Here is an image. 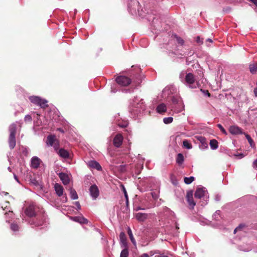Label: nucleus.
<instances>
[{
	"label": "nucleus",
	"mask_w": 257,
	"mask_h": 257,
	"mask_svg": "<svg viewBox=\"0 0 257 257\" xmlns=\"http://www.w3.org/2000/svg\"><path fill=\"white\" fill-rule=\"evenodd\" d=\"M136 217L139 221H144L147 218L148 214L139 212L136 214Z\"/></svg>",
	"instance_id": "obj_22"
},
{
	"label": "nucleus",
	"mask_w": 257,
	"mask_h": 257,
	"mask_svg": "<svg viewBox=\"0 0 257 257\" xmlns=\"http://www.w3.org/2000/svg\"><path fill=\"white\" fill-rule=\"evenodd\" d=\"M216 200L217 201H219V200H220L219 197H218V196H216Z\"/></svg>",
	"instance_id": "obj_59"
},
{
	"label": "nucleus",
	"mask_w": 257,
	"mask_h": 257,
	"mask_svg": "<svg viewBox=\"0 0 257 257\" xmlns=\"http://www.w3.org/2000/svg\"><path fill=\"white\" fill-rule=\"evenodd\" d=\"M5 214L6 217H7L8 216H9V217H12L13 216V213L12 211H9L8 213L6 212L5 213Z\"/></svg>",
	"instance_id": "obj_42"
},
{
	"label": "nucleus",
	"mask_w": 257,
	"mask_h": 257,
	"mask_svg": "<svg viewBox=\"0 0 257 257\" xmlns=\"http://www.w3.org/2000/svg\"><path fill=\"white\" fill-rule=\"evenodd\" d=\"M32 118L30 115H26L25 117V121H31Z\"/></svg>",
	"instance_id": "obj_41"
},
{
	"label": "nucleus",
	"mask_w": 257,
	"mask_h": 257,
	"mask_svg": "<svg viewBox=\"0 0 257 257\" xmlns=\"http://www.w3.org/2000/svg\"><path fill=\"white\" fill-rule=\"evenodd\" d=\"M58 154L60 157L65 159L68 158L69 157V152L67 150L63 149H60L58 152Z\"/></svg>",
	"instance_id": "obj_24"
},
{
	"label": "nucleus",
	"mask_w": 257,
	"mask_h": 257,
	"mask_svg": "<svg viewBox=\"0 0 257 257\" xmlns=\"http://www.w3.org/2000/svg\"><path fill=\"white\" fill-rule=\"evenodd\" d=\"M29 100L33 103L40 106L41 108H45L48 106V101L45 99H42L39 96H31L29 97Z\"/></svg>",
	"instance_id": "obj_6"
},
{
	"label": "nucleus",
	"mask_w": 257,
	"mask_h": 257,
	"mask_svg": "<svg viewBox=\"0 0 257 257\" xmlns=\"http://www.w3.org/2000/svg\"><path fill=\"white\" fill-rule=\"evenodd\" d=\"M146 106L143 100L138 97H135L133 100L132 106L130 108L131 112L135 115H138L142 111L145 109Z\"/></svg>",
	"instance_id": "obj_2"
},
{
	"label": "nucleus",
	"mask_w": 257,
	"mask_h": 257,
	"mask_svg": "<svg viewBox=\"0 0 257 257\" xmlns=\"http://www.w3.org/2000/svg\"><path fill=\"white\" fill-rule=\"evenodd\" d=\"M185 83L191 88H200L201 87L199 81L196 78H195L193 74L191 73L186 74L185 76Z\"/></svg>",
	"instance_id": "obj_4"
},
{
	"label": "nucleus",
	"mask_w": 257,
	"mask_h": 257,
	"mask_svg": "<svg viewBox=\"0 0 257 257\" xmlns=\"http://www.w3.org/2000/svg\"><path fill=\"white\" fill-rule=\"evenodd\" d=\"M54 189L59 197L63 196L62 202L66 203L67 201V197L66 194H64V188L62 185L58 183L54 185Z\"/></svg>",
	"instance_id": "obj_7"
},
{
	"label": "nucleus",
	"mask_w": 257,
	"mask_h": 257,
	"mask_svg": "<svg viewBox=\"0 0 257 257\" xmlns=\"http://www.w3.org/2000/svg\"><path fill=\"white\" fill-rule=\"evenodd\" d=\"M195 197L198 199L207 198V192L205 188H199L195 192Z\"/></svg>",
	"instance_id": "obj_10"
},
{
	"label": "nucleus",
	"mask_w": 257,
	"mask_h": 257,
	"mask_svg": "<svg viewBox=\"0 0 257 257\" xmlns=\"http://www.w3.org/2000/svg\"><path fill=\"white\" fill-rule=\"evenodd\" d=\"M184 158L183 155L181 153L178 154L176 158L177 163L179 165H182L184 162Z\"/></svg>",
	"instance_id": "obj_27"
},
{
	"label": "nucleus",
	"mask_w": 257,
	"mask_h": 257,
	"mask_svg": "<svg viewBox=\"0 0 257 257\" xmlns=\"http://www.w3.org/2000/svg\"><path fill=\"white\" fill-rule=\"evenodd\" d=\"M144 209L143 208H141L140 207H138L136 208V211H138V210H143Z\"/></svg>",
	"instance_id": "obj_53"
},
{
	"label": "nucleus",
	"mask_w": 257,
	"mask_h": 257,
	"mask_svg": "<svg viewBox=\"0 0 257 257\" xmlns=\"http://www.w3.org/2000/svg\"><path fill=\"white\" fill-rule=\"evenodd\" d=\"M127 233L129 235L130 239L134 245H136V241L133 236L132 231L130 227L127 228Z\"/></svg>",
	"instance_id": "obj_29"
},
{
	"label": "nucleus",
	"mask_w": 257,
	"mask_h": 257,
	"mask_svg": "<svg viewBox=\"0 0 257 257\" xmlns=\"http://www.w3.org/2000/svg\"><path fill=\"white\" fill-rule=\"evenodd\" d=\"M17 131V126L15 123L12 124L9 127L10 136H15Z\"/></svg>",
	"instance_id": "obj_25"
},
{
	"label": "nucleus",
	"mask_w": 257,
	"mask_h": 257,
	"mask_svg": "<svg viewBox=\"0 0 257 257\" xmlns=\"http://www.w3.org/2000/svg\"><path fill=\"white\" fill-rule=\"evenodd\" d=\"M183 147L187 149H191L192 148V146L190 142L187 140H184L183 141Z\"/></svg>",
	"instance_id": "obj_31"
},
{
	"label": "nucleus",
	"mask_w": 257,
	"mask_h": 257,
	"mask_svg": "<svg viewBox=\"0 0 257 257\" xmlns=\"http://www.w3.org/2000/svg\"><path fill=\"white\" fill-rule=\"evenodd\" d=\"M8 170L10 171H11L10 167H8Z\"/></svg>",
	"instance_id": "obj_61"
},
{
	"label": "nucleus",
	"mask_w": 257,
	"mask_h": 257,
	"mask_svg": "<svg viewBox=\"0 0 257 257\" xmlns=\"http://www.w3.org/2000/svg\"><path fill=\"white\" fill-rule=\"evenodd\" d=\"M217 127L220 130L221 132L225 135H227V133L225 129L223 127V126L220 124H218L217 125Z\"/></svg>",
	"instance_id": "obj_39"
},
{
	"label": "nucleus",
	"mask_w": 257,
	"mask_h": 257,
	"mask_svg": "<svg viewBox=\"0 0 257 257\" xmlns=\"http://www.w3.org/2000/svg\"><path fill=\"white\" fill-rule=\"evenodd\" d=\"M184 75V72H182L180 74V78H182Z\"/></svg>",
	"instance_id": "obj_54"
},
{
	"label": "nucleus",
	"mask_w": 257,
	"mask_h": 257,
	"mask_svg": "<svg viewBox=\"0 0 257 257\" xmlns=\"http://www.w3.org/2000/svg\"><path fill=\"white\" fill-rule=\"evenodd\" d=\"M128 249L127 248V247H124L120 253V257H128Z\"/></svg>",
	"instance_id": "obj_33"
},
{
	"label": "nucleus",
	"mask_w": 257,
	"mask_h": 257,
	"mask_svg": "<svg viewBox=\"0 0 257 257\" xmlns=\"http://www.w3.org/2000/svg\"><path fill=\"white\" fill-rule=\"evenodd\" d=\"M1 195L2 196L7 195H8V193L6 192H2L1 193Z\"/></svg>",
	"instance_id": "obj_51"
},
{
	"label": "nucleus",
	"mask_w": 257,
	"mask_h": 257,
	"mask_svg": "<svg viewBox=\"0 0 257 257\" xmlns=\"http://www.w3.org/2000/svg\"><path fill=\"white\" fill-rule=\"evenodd\" d=\"M90 195L93 200H95L99 195V191L96 185L91 186L89 188Z\"/></svg>",
	"instance_id": "obj_11"
},
{
	"label": "nucleus",
	"mask_w": 257,
	"mask_h": 257,
	"mask_svg": "<svg viewBox=\"0 0 257 257\" xmlns=\"http://www.w3.org/2000/svg\"><path fill=\"white\" fill-rule=\"evenodd\" d=\"M196 41L197 43H198V44H200L203 43L202 40H201L199 36L196 37Z\"/></svg>",
	"instance_id": "obj_45"
},
{
	"label": "nucleus",
	"mask_w": 257,
	"mask_h": 257,
	"mask_svg": "<svg viewBox=\"0 0 257 257\" xmlns=\"http://www.w3.org/2000/svg\"><path fill=\"white\" fill-rule=\"evenodd\" d=\"M128 10L133 15H138L140 17H144L145 11L141 8L140 3L137 0H131L128 4Z\"/></svg>",
	"instance_id": "obj_1"
},
{
	"label": "nucleus",
	"mask_w": 257,
	"mask_h": 257,
	"mask_svg": "<svg viewBox=\"0 0 257 257\" xmlns=\"http://www.w3.org/2000/svg\"><path fill=\"white\" fill-rule=\"evenodd\" d=\"M157 112L160 114H163L167 111V106L164 103L159 104L156 108Z\"/></svg>",
	"instance_id": "obj_21"
},
{
	"label": "nucleus",
	"mask_w": 257,
	"mask_h": 257,
	"mask_svg": "<svg viewBox=\"0 0 257 257\" xmlns=\"http://www.w3.org/2000/svg\"><path fill=\"white\" fill-rule=\"evenodd\" d=\"M209 144L212 150H216L218 147V142L215 140H210Z\"/></svg>",
	"instance_id": "obj_26"
},
{
	"label": "nucleus",
	"mask_w": 257,
	"mask_h": 257,
	"mask_svg": "<svg viewBox=\"0 0 257 257\" xmlns=\"http://www.w3.org/2000/svg\"><path fill=\"white\" fill-rule=\"evenodd\" d=\"M120 186H121L122 190L124 193V195L125 198L126 199V203L127 204L128 202V195H127L126 189L123 185H121Z\"/></svg>",
	"instance_id": "obj_36"
},
{
	"label": "nucleus",
	"mask_w": 257,
	"mask_h": 257,
	"mask_svg": "<svg viewBox=\"0 0 257 257\" xmlns=\"http://www.w3.org/2000/svg\"><path fill=\"white\" fill-rule=\"evenodd\" d=\"M141 167H142V168L143 169V165H142Z\"/></svg>",
	"instance_id": "obj_64"
},
{
	"label": "nucleus",
	"mask_w": 257,
	"mask_h": 257,
	"mask_svg": "<svg viewBox=\"0 0 257 257\" xmlns=\"http://www.w3.org/2000/svg\"><path fill=\"white\" fill-rule=\"evenodd\" d=\"M186 200L188 203L190 208L193 209L196 205L193 198L192 191L188 192L186 195Z\"/></svg>",
	"instance_id": "obj_12"
},
{
	"label": "nucleus",
	"mask_w": 257,
	"mask_h": 257,
	"mask_svg": "<svg viewBox=\"0 0 257 257\" xmlns=\"http://www.w3.org/2000/svg\"><path fill=\"white\" fill-rule=\"evenodd\" d=\"M59 177L64 185H67L70 182V178L69 176L64 173H60Z\"/></svg>",
	"instance_id": "obj_18"
},
{
	"label": "nucleus",
	"mask_w": 257,
	"mask_h": 257,
	"mask_svg": "<svg viewBox=\"0 0 257 257\" xmlns=\"http://www.w3.org/2000/svg\"><path fill=\"white\" fill-rule=\"evenodd\" d=\"M159 257H168V256L167 255H161Z\"/></svg>",
	"instance_id": "obj_55"
},
{
	"label": "nucleus",
	"mask_w": 257,
	"mask_h": 257,
	"mask_svg": "<svg viewBox=\"0 0 257 257\" xmlns=\"http://www.w3.org/2000/svg\"><path fill=\"white\" fill-rule=\"evenodd\" d=\"M11 229L14 231H17L19 230V227L16 223H12L11 225Z\"/></svg>",
	"instance_id": "obj_38"
},
{
	"label": "nucleus",
	"mask_w": 257,
	"mask_h": 257,
	"mask_svg": "<svg viewBox=\"0 0 257 257\" xmlns=\"http://www.w3.org/2000/svg\"><path fill=\"white\" fill-rule=\"evenodd\" d=\"M75 205L77 206V209L78 210H80L81 209V205L80 204V203L78 202V201H76L75 202Z\"/></svg>",
	"instance_id": "obj_46"
},
{
	"label": "nucleus",
	"mask_w": 257,
	"mask_h": 257,
	"mask_svg": "<svg viewBox=\"0 0 257 257\" xmlns=\"http://www.w3.org/2000/svg\"><path fill=\"white\" fill-rule=\"evenodd\" d=\"M38 207L34 203H31L26 207L24 210L25 214L29 217H33L36 215Z\"/></svg>",
	"instance_id": "obj_5"
},
{
	"label": "nucleus",
	"mask_w": 257,
	"mask_h": 257,
	"mask_svg": "<svg viewBox=\"0 0 257 257\" xmlns=\"http://www.w3.org/2000/svg\"><path fill=\"white\" fill-rule=\"evenodd\" d=\"M123 137L121 134H117L113 139V145L115 147L119 148L122 144Z\"/></svg>",
	"instance_id": "obj_16"
},
{
	"label": "nucleus",
	"mask_w": 257,
	"mask_h": 257,
	"mask_svg": "<svg viewBox=\"0 0 257 257\" xmlns=\"http://www.w3.org/2000/svg\"><path fill=\"white\" fill-rule=\"evenodd\" d=\"M116 82L122 86H126L131 84V79L124 76H119L116 78Z\"/></svg>",
	"instance_id": "obj_9"
},
{
	"label": "nucleus",
	"mask_w": 257,
	"mask_h": 257,
	"mask_svg": "<svg viewBox=\"0 0 257 257\" xmlns=\"http://www.w3.org/2000/svg\"><path fill=\"white\" fill-rule=\"evenodd\" d=\"M14 178H15V179L17 182H19V180H18V178L17 176L15 174H14Z\"/></svg>",
	"instance_id": "obj_52"
},
{
	"label": "nucleus",
	"mask_w": 257,
	"mask_h": 257,
	"mask_svg": "<svg viewBox=\"0 0 257 257\" xmlns=\"http://www.w3.org/2000/svg\"><path fill=\"white\" fill-rule=\"evenodd\" d=\"M250 1L257 7V0H250Z\"/></svg>",
	"instance_id": "obj_50"
},
{
	"label": "nucleus",
	"mask_w": 257,
	"mask_h": 257,
	"mask_svg": "<svg viewBox=\"0 0 257 257\" xmlns=\"http://www.w3.org/2000/svg\"><path fill=\"white\" fill-rule=\"evenodd\" d=\"M245 135V136L246 138V139L247 140L249 144H250V146L252 147L253 146V140H252V139L251 138V137L247 134H244Z\"/></svg>",
	"instance_id": "obj_37"
},
{
	"label": "nucleus",
	"mask_w": 257,
	"mask_h": 257,
	"mask_svg": "<svg viewBox=\"0 0 257 257\" xmlns=\"http://www.w3.org/2000/svg\"><path fill=\"white\" fill-rule=\"evenodd\" d=\"M243 225H239L238 227H237L234 230V233H235L237 231L239 230Z\"/></svg>",
	"instance_id": "obj_44"
},
{
	"label": "nucleus",
	"mask_w": 257,
	"mask_h": 257,
	"mask_svg": "<svg viewBox=\"0 0 257 257\" xmlns=\"http://www.w3.org/2000/svg\"><path fill=\"white\" fill-rule=\"evenodd\" d=\"M71 198L73 200L77 199L78 198L76 191L72 188L70 189Z\"/></svg>",
	"instance_id": "obj_28"
},
{
	"label": "nucleus",
	"mask_w": 257,
	"mask_h": 257,
	"mask_svg": "<svg viewBox=\"0 0 257 257\" xmlns=\"http://www.w3.org/2000/svg\"><path fill=\"white\" fill-rule=\"evenodd\" d=\"M219 212V211H216V213H218Z\"/></svg>",
	"instance_id": "obj_63"
},
{
	"label": "nucleus",
	"mask_w": 257,
	"mask_h": 257,
	"mask_svg": "<svg viewBox=\"0 0 257 257\" xmlns=\"http://www.w3.org/2000/svg\"><path fill=\"white\" fill-rule=\"evenodd\" d=\"M170 87H166L163 91V93L164 94H169Z\"/></svg>",
	"instance_id": "obj_40"
},
{
	"label": "nucleus",
	"mask_w": 257,
	"mask_h": 257,
	"mask_svg": "<svg viewBox=\"0 0 257 257\" xmlns=\"http://www.w3.org/2000/svg\"><path fill=\"white\" fill-rule=\"evenodd\" d=\"M197 139L200 142L199 148L201 150H205L208 148V144L206 139L202 136H197Z\"/></svg>",
	"instance_id": "obj_15"
},
{
	"label": "nucleus",
	"mask_w": 257,
	"mask_h": 257,
	"mask_svg": "<svg viewBox=\"0 0 257 257\" xmlns=\"http://www.w3.org/2000/svg\"><path fill=\"white\" fill-rule=\"evenodd\" d=\"M47 144L48 146H53L55 150L59 148V141L56 139L55 136H48L47 139Z\"/></svg>",
	"instance_id": "obj_8"
},
{
	"label": "nucleus",
	"mask_w": 257,
	"mask_h": 257,
	"mask_svg": "<svg viewBox=\"0 0 257 257\" xmlns=\"http://www.w3.org/2000/svg\"><path fill=\"white\" fill-rule=\"evenodd\" d=\"M194 180V177L191 176L190 177H185L184 178V181L185 183L186 184H190Z\"/></svg>",
	"instance_id": "obj_32"
},
{
	"label": "nucleus",
	"mask_w": 257,
	"mask_h": 257,
	"mask_svg": "<svg viewBox=\"0 0 257 257\" xmlns=\"http://www.w3.org/2000/svg\"><path fill=\"white\" fill-rule=\"evenodd\" d=\"M140 257H149V256L147 253H143L141 255Z\"/></svg>",
	"instance_id": "obj_49"
},
{
	"label": "nucleus",
	"mask_w": 257,
	"mask_h": 257,
	"mask_svg": "<svg viewBox=\"0 0 257 257\" xmlns=\"http://www.w3.org/2000/svg\"><path fill=\"white\" fill-rule=\"evenodd\" d=\"M71 219L81 224H87L88 223V220L83 216L72 217Z\"/></svg>",
	"instance_id": "obj_19"
},
{
	"label": "nucleus",
	"mask_w": 257,
	"mask_h": 257,
	"mask_svg": "<svg viewBox=\"0 0 257 257\" xmlns=\"http://www.w3.org/2000/svg\"><path fill=\"white\" fill-rule=\"evenodd\" d=\"M229 131L230 134L234 135H240L244 134L243 133L241 128L236 125H232L230 126Z\"/></svg>",
	"instance_id": "obj_14"
},
{
	"label": "nucleus",
	"mask_w": 257,
	"mask_h": 257,
	"mask_svg": "<svg viewBox=\"0 0 257 257\" xmlns=\"http://www.w3.org/2000/svg\"><path fill=\"white\" fill-rule=\"evenodd\" d=\"M151 194H152V197L154 199H157L158 198V195L157 193L153 192L151 193Z\"/></svg>",
	"instance_id": "obj_43"
},
{
	"label": "nucleus",
	"mask_w": 257,
	"mask_h": 257,
	"mask_svg": "<svg viewBox=\"0 0 257 257\" xmlns=\"http://www.w3.org/2000/svg\"><path fill=\"white\" fill-rule=\"evenodd\" d=\"M173 120V118L171 116L165 117L163 118V122L165 124L171 123Z\"/></svg>",
	"instance_id": "obj_34"
},
{
	"label": "nucleus",
	"mask_w": 257,
	"mask_h": 257,
	"mask_svg": "<svg viewBox=\"0 0 257 257\" xmlns=\"http://www.w3.org/2000/svg\"><path fill=\"white\" fill-rule=\"evenodd\" d=\"M175 38H176V40L179 44H180L181 46H183L184 45V41L183 40V39L177 36L176 35H175Z\"/></svg>",
	"instance_id": "obj_35"
},
{
	"label": "nucleus",
	"mask_w": 257,
	"mask_h": 257,
	"mask_svg": "<svg viewBox=\"0 0 257 257\" xmlns=\"http://www.w3.org/2000/svg\"><path fill=\"white\" fill-rule=\"evenodd\" d=\"M146 179L147 180L150 181V180H152V178L150 177V178H147Z\"/></svg>",
	"instance_id": "obj_56"
},
{
	"label": "nucleus",
	"mask_w": 257,
	"mask_h": 257,
	"mask_svg": "<svg viewBox=\"0 0 257 257\" xmlns=\"http://www.w3.org/2000/svg\"><path fill=\"white\" fill-rule=\"evenodd\" d=\"M9 144L11 149H13L15 148L16 144L15 136H9Z\"/></svg>",
	"instance_id": "obj_23"
},
{
	"label": "nucleus",
	"mask_w": 257,
	"mask_h": 257,
	"mask_svg": "<svg viewBox=\"0 0 257 257\" xmlns=\"http://www.w3.org/2000/svg\"><path fill=\"white\" fill-rule=\"evenodd\" d=\"M118 125H119L120 127H125V126H126V124H124V125H119V124H118Z\"/></svg>",
	"instance_id": "obj_58"
},
{
	"label": "nucleus",
	"mask_w": 257,
	"mask_h": 257,
	"mask_svg": "<svg viewBox=\"0 0 257 257\" xmlns=\"http://www.w3.org/2000/svg\"><path fill=\"white\" fill-rule=\"evenodd\" d=\"M59 131H60V132H63V131H62L61 129H60V128L59 129Z\"/></svg>",
	"instance_id": "obj_62"
},
{
	"label": "nucleus",
	"mask_w": 257,
	"mask_h": 257,
	"mask_svg": "<svg viewBox=\"0 0 257 257\" xmlns=\"http://www.w3.org/2000/svg\"><path fill=\"white\" fill-rule=\"evenodd\" d=\"M41 163V160L37 157H33L31 159V167L33 168H38Z\"/></svg>",
	"instance_id": "obj_17"
},
{
	"label": "nucleus",
	"mask_w": 257,
	"mask_h": 257,
	"mask_svg": "<svg viewBox=\"0 0 257 257\" xmlns=\"http://www.w3.org/2000/svg\"><path fill=\"white\" fill-rule=\"evenodd\" d=\"M207 41H209V42H212V40H211V39H208L207 40Z\"/></svg>",
	"instance_id": "obj_57"
},
{
	"label": "nucleus",
	"mask_w": 257,
	"mask_h": 257,
	"mask_svg": "<svg viewBox=\"0 0 257 257\" xmlns=\"http://www.w3.org/2000/svg\"><path fill=\"white\" fill-rule=\"evenodd\" d=\"M201 91L203 93H204V94L207 95L208 96H210V94H209V93L208 92V91L207 90H203V89H201Z\"/></svg>",
	"instance_id": "obj_47"
},
{
	"label": "nucleus",
	"mask_w": 257,
	"mask_h": 257,
	"mask_svg": "<svg viewBox=\"0 0 257 257\" xmlns=\"http://www.w3.org/2000/svg\"><path fill=\"white\" fill-rule=\"evenodd\" d=\"M253 168H257V159L254 160L253 162Z\"/></svg>",
	"instance_id": "obj_48"
},
{
	"label": "nucleus",
	"mask_w": 257,
	"mask_h": 257,
	"mask_svg": "<svg viewBox=\"0 0 257 257\" xmlns=\"http://www.w3.org/2000/svg\"><path fill=\"white\" fill-rule=\"evenodd\" d=\"M184 105L182 99L178 96H173L172 98V104L169 108L174 113H179L183 110Z\"/></svg>",
	"instance_id": "obj_3"
},
{
	"label": "nucleus",
	"mask_w": 257,
	"mask_h": 257,
	"mask_svg": "<svg viewBox=\"0 0 257 257\" xmlns=\"http://www.w3.org/2000/svg\"><path fill=\"white\" fill-rule=\"evenodd\" d=\"M176 228L177 229L179 228L178 224H176Z\"/></svg>",
	"instance_id": "obj_60"
},
{
	"label": "nucleus",
	"mask_w": 257,
	"mask_h": 257,
	"mask_svg": "<svg viewBox=\"0 0 257 257\" xmlns=\"http://www.w3.org/2000/svg\"><path fill=\"white\" fill-rule=\"evenodd\" d=\"M87 166L92 169H95L98 171H101L102 168L99 163L95 160H90L87 163Z\"/></svg>",
	"instance_id": "obj_13"
},
{
	"label": "nucleus",
	"mask_w": 257,
	"mask_h": 257,
	"mask_svg": "<svg viewBox=\"0 0 257 257\" xmlns=\"http://www.w3.org/2000/svg\"><path fill=\"white\" fill-rule=\"evenodd\" d=\"M119 238L121 246L123 247H127L126 238L125 233L123 232H121L119 234Z\"/></svg>",
	"instance_id": "obj_20"
},
{
	"label": "nucleus",
	"mask_w": 257,
	"mask_h": 257,
	"mask_svg": "<svg viewBox=\"0 0 257 257\" xmlns=\"http://www.w3.org/2000/svg\"><path fill=\"white\" fill-rule=\"evenodd\" d=\"M249 68L252 74L255 73L257 72V63L250 64Z\"/></svg>",
	"instance_id": "obj_30"
}]
</instances>
